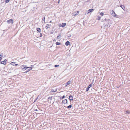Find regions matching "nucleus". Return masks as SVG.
I'll list each match as a JSON object with an SVG mask.
<instances>
[{
    "instance_id": "obj_1",
    "label": "nucleus",
    "mask_w": 130,
    "mask_h": 130,
    "mask_svg": "<svg viewBox=\"0 0 130 130\" xmlns=\"http://www.w3.org/2000/svg\"><path fill=\"white\" fill-rule=\"evenodd\" d=\"M28 68H29V69L28 70L25 71L24 72L25 73H27V72H28L30 70H32V68L30 67H27L25 65H23L22 67V70H25L26 69Z\"/></svg>"
},
{
    "instance_id": "obj_2",
    "label": "nucleus",
    "mask_w": 130,
    "mask_h": 130,
    "mask_svg": "<svg viewBox=\"0 0 130 130\" xmlns=\"http://www.w3.org/2000/svg\"><path fill=\"white\" fill-rule=\"evenodd\" d=\"M104 21H105L107 23H109L110 20L108 18H107L106 16H104L102 17L101 21L104 22Z\"/></svg>"
},
{
    "instance_id": "obj_3",
    "label": "nucleus",
    "mask_w": 130,
    "mask_h": 130,
    "mask_svg": "<svg viewBox=\"0 0 130 130\" xmlns=\"http://www.w3.org/2000/svg\"><path fill=\"white\" fill-rule=\"evenodd\" d=\"M110 13L111 15L113 16L116 17L118 16L116 14L115 12L113 10H112V11L110 12Z\"/></svg>"
},
{
    "instance_id": "obj_4",
    "label": "nucleus",
    "mask_w": 130,
    "mask_h": 130,
    "mask_svg": "<svg viewBox=\"0 0 130 130\" xmlns=\"http://www.w3.org/2000/svg\"><path fill=\"white\" fill-rule=\"evenodd\" d=\"M93 82H92V83L89 85L88 87L86 89V91H88V90H89V89L92 86V84L93 83Z\"/></svg>"
},
{
    "instance_id": "obj_5",
    "label": "nucleus",
    "mask_w": 130,
    "mask_h": 130,
    "mask_svg": "<svg viewBox=\"0 0 130 130\" xmlns=\"http://www.w3.org/2000/svg\"><path fill=\"white\" fill-rule=\"evenodd\" d=\"M108 24H106L105 23H104V29H107L109 27V23H108Z\"/></svg>"
},
{
    "instance_id": "obj_6",
    "label": "nucleus",
    "mask_w": 130,
    "mask_h": 130,
    "mask_svg": "<svg viewBox=\"0 0 130 130\" xmlns=\"http://www.w3.org/2000/svg\"><path fill=\"white\" fill-rule=\"evenodd\" d=\"M7 61V60L6 59H5L4 61H2L0 63L1 64L5 65L6 64Z\"/></svg>"
},
{
    "instance_id": "obj_7",
    "label": "nucleus",
    "mask_w": 130,
    "mask_h": 130,
    "mask_svg": "<svg viewBox=\"0 0 130 130\" xmlns=\"http://www.w3.org/2000/svg\"><path fill=\"white\" fill-rule=\"evenodd\" d=\"M94 10V9H89L86 12V14H87L91 12H92Z\"/></svg>"
},
{
    "instance_id": "obj_8",
    "label": "nucleus",
    "mask_w": 130,
    "mask_h": 130,
    "mask_svg": "<svg viewBox=\"0 0 130 130\" xmlns=\"http://www.w3.org/2000/svg\"><path fill=\"white\" fill-rule=\"evenodd\" d=\"M7 22L8 24L11 23L13 24V21L12 19H10V20H7Z\"/></svg>"
},
{
    "instance_id": "obj_9",
    "label": "nucleus",
    "mask_w": 130,
    "mask_h": 130,
    "mask_svg": "<svg viewBox=\"0 0 130 130\" xmlns=\"http://www.w3.org/2000/svg\"><path fill=\"white\" fill-rule=\"evenodd\" d=\"M67 102L68 101L67 99H65L62 101V103H63L64 104H67Z\"/></svg>"
},
{
    "instance_id": "obj_10",
    "label": "nucleus",
    "mask_w": 130,
    "mask_h": 130,
    "mask_svg": "<svg viewBox=\"0 0 130 130\" xmlns=\"http://www.w3.org/2000/svg\"><path fill=\"white\" fill-rule=\"evenodd\" d=\"M15 63V62H12L10 63V64H12V65L14 66V64H15V66H17V65H18V64H16Z\"/></svg>"
},
{
    "instance_id": "obj_11",
    "label": "nucleus",
    "mask_w": 130,
    "mask_h": 130,
    "mask_svg": "<svg viewBox=\"0 0 130 130\" xmlns=\"http://www.w3.org/2000/svg\"><path fill=\"white\" fill-rule=\"evenodd\" d=\"M71 83V81L70 80H69L68 82H67V83L65 85V87H66L67 85H69Z\"/></svg>"
},
{
    "instance_id": "obj_12",
    "label": "nucleus",
    "mask_w": 130,
    "mask_h": 130,
    "mask_svg": "<svg viewBox=\"0 0 130 130\" xmlns=\"http://www.w3.org/2000/svg\"><path fill=\"white\" fill-rule=\"evenodd\" d=\"M57 89H55V90L54 89H52L51 90V92H56V91L57 90Z\"/></svg>"
},
{
    "instance_id": "obj_13",
    "label": "nucleus",
    "mask_w": 130,
    "mask_h": 130,
    "mask_svg": "<svg viewBox=\"0 0 130 130\" xmlns=\"http://www.w3.org/2000/svg\"><path fill=\"white\" fill-rule=\"evenodd\" d=\"M37 30L38 31V32H41V30L40 28H37Z\"/></svg>"
},
{
    "instance_id": "obj_14",
    "label": "nucleus",
    "mask_w": 130,
    "mask_h": 130,
    "mask_svg": "<svg viewBox=\"0 0 130 130\" xmlns=\"http://www.w3.org/2000/svg\"><path fill=\"white\" fill-rule=\"evenodd\" d=\"M69 99L70 101L73 100V98L72 96L71 95L69 96Z\"/></svg>"
},
{
    "instance_id": "obj_15",
    "label": "nucleus",
    "mask_w": 130,
    "mask_h": 130,
    "mask_svg": "<svg viewBox=\"0 0 130 130\" xmlns=\"http://www.w3.org/2000/svg\"><path fill=\"white\" fill-rule=\"evenodd\" d=\"M66 25V23H62L61 25V26L62 27H64Z\"/></svg>"
},
{
    "instance_id": "obj_16",
    "label": "nucleus",
    "mask_w": 130,
    "mask_h": 130,
    "mask_svg": "<svg viewBox=\"0 0 130 130\" xmlns=\"http://www.w3.org/2000/svg\"><path fill=\"white\" fill-rule=\"evenodd\" d=\"M70 43V42L68 41H67L65 43V44L66 45L68 46V45Z\"/></svg>"
},
{
    "instance_id": "obj_17",
    "label": "nucleus",
    "mask_w": 130,
    "mask_h": 130,
    "mask_svg": "<svg viewBox=\"0 0 130 130\" xmlns=\"http://www.w3.org/2000/svg\"><path fill=\"white\" fill-rule=\"evenodd\" d=\"M61 36V35L60 34H58V36H57V39H59L60 38V36Z\"/></svg>"
},
{
    "instance_id": "obj_18",
    "label": "nucleus",
    "mask_w": 130,
    "mask_h": 130,
    "mask_svg": "<svg viewBox=\"0 0 130 130\" xmlns=\"http://www.w3.org/2000/svg\"><path fill=\"white\" fill-rule=\"evenodd\" d=\"M120 7H121L122 9L124 10V9L125 8V6L124 5H122L120 6Z\"/></svg>"
},
{
    "instance_id": "obj_19",
    "label": "nucleus",
    "mask_w": 130,
    "mask_h": 130,
    "mask_svg": "<svg viewBox=\"0 0 130 130\" xmlns=\"http://www.w3.org/2000/svg\"><path fill=\"white\" fill-rule=\"evenodd\" d=\"M72 107V105H69V106H68L67 107V108H68V109H70V108H71V107Z\"/></svg>"
},
{
    "instance_id": "obj_20",
    "label": "nucleus",
    "mask_w": 130,
    "mask_h": 130,
    "mask_svg": "<svg viewBox=\"0 0 130 130\" xmlns=\"http://www.w3.org/2000/svg\"><path fill=\"white\" fill-rule=\"evenodd\" d=\"M46 27L47 28H50V25L49 24H46Z\"/></svg>"
},
{
    "instance_id": "obj_21",
    "label": "nucleus",
    "mask_w": 130,
    "mask_h": 130,
    "mask_svg": "<svg viewBox=\"0 0 130 130\" xmlns=\"http://www.w3.org/2000/svg\"><path fill=\"white\" fill-rule=\"evenodd\" d=\"M61 43L60 42H56V45H60L61 44Z\"/></svg>"
},
{
    "instance_id": "obj_22",
    "label": "nucleus",
    "mask_w": 130,
    "mask_h": 130,
    "mask_svg": "<svg viewBox=\"0 0 130 130\" xmlns=\"http://www.w3.org/2000/svg\"><path fill=\"white\" fill-rule=\"evenodd\" d=\"M65 98V96L64 95H63L62 96L60 97V99L61 100Z\"/></svg>"
},
{
    "instance_id": "obj_23",
    "label": "nucleus",
    "mask_w": 130,
    "mask_h": 130,
    "mask_svg": "<svg viewBox=\"0 0 130 130\" xmlns=\"http://www.w3.org/2000/svg\"><path fill=\"white\" fill-rule=\"evenodd\" d=\"M125 112L128 114H129L130 113V111H128V110H126L125 111Z\"/></svg>"
},
{
    "instance_id": "obj_24",
    "label": "nucleus",
    "mask_w": 130,
    "mask_h": 130,
    "mask_svg": "<svg viewBox=\"0 0 130 130\" xmlns=\"http://www.w3.org/2000/svg\"><path fill=\"white\" fill-rule=\"evenodd\" d=\"M10 0H5V2L6 3H8Z\"/></svg>"
},
{
    "instance_id": "obj_25",
    "label": "nucleus",
    "mask_w": 130,
    "mask_h": 130,
    "mask_svg": "<svg viewBox=\"0 0 130 130\" xmlns=\"http://www.w3.org/2000/svg\"><path fill=\"white\" fill-rule=\"evenodd\" d=\"M48 99L50 100H52V97H49L48 98Z\"/></svg>"
},
{
    "instance_id": "obj_26",
    "label": "nucleus",
    "mask_w": 130,
    "mask_h": 130,
    "mask_svg": "<svg viewBox=\"0 0 130 130\" xmlns=\"http://www.w3.org/2000/svg\"><path fill=\"white\" fill-rule=\"evenodd\" d=\"M45 17H43V18H42V20L43 21L45 22Z\"/></svg>"
},
{
    "instance_id": "obj_27",
    "label": "nucleus",
    "mask_w": 130,
    "mask_h": 130,
    "mask_svg": "<svg viewBox=\"0 0 130 130\" xmlns=\"http://www.w3.org/2000/svg\"><path fill=\"white\" fill-rule=\"evenodd\" d=\"M100 15H101L102 16L104 15V13L103 12H101V13H100Z\"/></svg>"
},
{
    "instance_id": "obj_28",
    "label": "nucleus",
    "mask_w": 130,
    "mask_h": 130,
    "mask_svg": "<svg viewBox=\"0 0 130 130\" xmlns=\"http://www.w3.org/2000/svg\"><path fill=\"white\" fill-rule=\"evenodd\" d=\"M101 17H98V18H97V20H99L100 19Z\"/></svg>"
},
{
    "instance_id": "obj_29",
    "label": "nucleus",
    "mask_w": 130,
    "mask_h": 130,
    "mask_svg": "<svg viewBox=\"0 0 130 130\" xmlns=\"http://www.w3.org/2000/svg\"><path fill=\"white\" fill-rule=\"evenodd\" d=\"M53 32H54V31H53V30H52L51 31V32H50V33L51 34H53Z\"/></svg>"
},
{
    "instance_id": "obj_30",
    "label": "nucleus",
    "mask_w": 130,
    "mask_h": 130,
    "mask_svg": "<svg viewBox=\"0 0 130 130\" xmlns=\"http://www.w3.org/2000/svg\"><path fill=\"white\" fill-rule=\"evenodd\" d=\"M59 65H55V67H59Z\"/></svg>"
},
{
    "instance_id": "obj_31",
    "label": "nucleus",
    "mask_w": 130,
    "mask_h": 130,
    "mask_svg": "<svg viewBox=\"0 0 130 130\" xmlns=\"http://www.w3.org/2000/svg\"><path fill=\"white\" fill-rule=\"evenodd\" d=\"M3 54L2 53H1L0 55V57H2L3 56Z\"/></svg>"
},
{
    "instance_id": "obj_32",
    "label": "nucleus",
    "mask_w": 130,
    "mask_h": 130,
    "mask_svg": "<svg viewBox=\"0 0 130 130\" xmlns=\"http://www.w3.org/2000/svg\"><path fill=\"white\" fill-rule=\"evenodd\" d=\"M73 14L74 15H76L78 14L77 13H74Z\"/></svg>"
},
{
    "instance_id": "obj_33",
    "label": "nucleus",
    "mask_w": 130,
    "mask_h": 130,
    "mask_svg": "<svg viewBox=\"0 0 130 130\" xmlns=\"http://www.w3.org/2000/svg\"><path fill=\"white\" fill-rule=\"evenodd\" d=\"M2 57H0V62L1 61V60H2Z\"/></svg>"
},
{
    "instance_id": "obj_34",
    "label": "nucleus",
    "mask_w": 130,
    "mask_h": 130,
    "mask_svg": "<svg viewBox=\"0 0 130 130\" xmlns=\"http://www.w3.org/2000/svg\"><path fill=\"white\" fill-rule=\"evenodd\" d=\"M40 37H42V34L40 33Z\"/></svg>"
},
{
    "instance_id": "obj_35",
    "label": "nucleus",
    "mask_w": 130,
    "mask_h": 130,
    "mask_svg": "<svg viewBox=\"0 0 130 130\" xmlns=\"http://www.w3.org/2000/svg\"><path fill=\"white\" fill-rule=\"evenodd\" d=\"M77 13V14H79V11H77V13Z\"/></svg>"
},
{
    "instance_id": "obj_36",
    "label": "nucleus",
    "mask_w": 130,
    "mask_h": 130,
    "mask_svg": "<svg viewBox=\"0 0 130 130\" xmlns=\"http://www.w3.org/2000/svg\"><path fill=\"white\" fill-rule=\"evenodd\" d=\"M37 98L36 99H35L34 102H35L37 100Z\"/></svg>"
},
{
    "instance_id": "obj_37",
    "label": "nucleus",
    "mask_w": 130,
    "mask_h": 130,
    "mask_svg": "<svg viewBox=\"0 0 130 130\" xmlns=\"http://www.w3.org/2000/svg\"><path fill=\"white\" fill-rule=\"evenodd\" d=\"M60 0H59L58 2V4L60 3Z\"/></svg>"
},
{
    "instance_id": "obj_38",
    "label": "nucleus",
    "mask_w": 130,
    "mask_h": 130,
    "mask_svg": "<svg viewBox=\"0 0 130 130\" xmlns=\"http://www.w3.org/2000/svg\"><path fill=\"white\" fill-rule=\"evenodd\" d=\"M31 67L32 68H33L34 67V66L31 65Z\"/></svg>"
},
{
    "instance_id": "obj_39",
    "label": "nucleus",
    "mask_w": 130,
    "mask_h": 130,
    "mask_svg": "<svg viewBox=\"0 0 130 130\" xmlns=\"http://www.w3.org/2000/svg\"><path fill=\"white\" fill-rule=\"evenodd\" d=\"M35 111H38V110L37 109H36L35 110Z\"/></svg>"
},
{
    "instance_id": "obj_40",
    "label": "nucleus",
    "mask_w": 130,
    "mask_h": 130,
    "mask_svg": "<svg viewBox=\"0 0 130 130\" xmlns=\"http://www.w3.org/2000/svg\"><path fill=\"white\" fill-rule=\"evenodd\" d=\"M71 35H70V36H69V37H71Z\"/></svg>"
},
{
    "instance_id": "obj_41",
    "label": "nucleus",
    "mask_w": 130,
    "mask_h": 130,
    "mask_svg": "<svg viewBox=\"0 0 130 130\" xmlns=\"http://www.w3.org/2000/svg\"><path fill=\"white\" fill-rule=\"evenodd\" d=\"M103 28V26H101V28Z\"/></svg>"
}]
</instances>
